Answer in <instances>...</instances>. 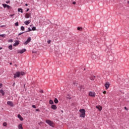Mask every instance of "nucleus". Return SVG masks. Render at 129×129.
<instances>
[{
  "instance_id": "1",
  "label": "nucleus",
  "mask_w": 129,
  "mask_h": 129,
  "mask_svg": "<svg viewBox=\"0 0 129 129\" xmlns=\"http://www.w3.org/2000/svg\"><path fill=\"white\" fill-rule=\"evenodd\" d=\"M14 78H17V77H20V76H21V75H22V76H24L25 75V72H17L16 73L14 74Z\"/></svg>"
},
{
  "instance_id": "2",
  "label": "nucleus",
  "mask_w": 129,
  "mask_h": 129,
  "mask_svg": "<svg viewBox=\"0 0 129 129\" xmlns=\"http://www.w3.org/2000/svg\"><path fill=\"white\" fill-rule=\"evenodd\" d=\"M45 122H46V123H48L49 125H50V126H52V127H54V126H55V124H54L53 121L50 120H46Z\"/></svg>"
},
{
  "instance_id": "3",
  "label": "nucleus",
  "mask_w": 129,
  "mask_h": 129,
  "mask_svg": "<svg viewBox=\"0 0 129 129\" xmlns=\"http://www.w3.org/2000/svg\"><path fill=\"white\" fill-rule=\"evenodd\" d=\"M85 110L84 109H82L80 110V112H81L80 116L81 117H85Z\"/></svg>"
},
{
  "instance_id": "4",
  "label": "nucleus",
  "mask_w": 129,
  "mask_h": 129,
  "mask_svg": "<svg viewBox=\"0 0 129 129\" xmlns=\"http://www.w3.org/2000/svg\"><path fill=\"white\" fill-rule=\"evenodd\" d=\"M30 42H31V37H29L27 39V41H26L24 43V45H28V44H29V43H30Z\"/></svg>"
},
{
  "instance_id": "5",
  "label": "nucleus",
  "mask_w": 129,
  "mask_h": 129,
  "mask_svg": "<svg viewBox=\"0 0 129 129\" xmlns=\"http://www.w3.org/2000/svg\"><path fill=\"white\" fill-rule=\"evenodd\" d=\"M89 96H91V97H95V93H94L93 92H90Z\"/></svg>"
},
{
  "instance_id": "6",
  "label": "nucleus",
  "mask_w": 129,
  "mask_h": 129,
  "mask_svg": "<svg viewBox=\"0 0 129 129\" xmlns=\"http://www.w3.org/2000/svg\"><path fill=\"white\" fill-rule=\"evenodd\" d=\"M110 85V84H109V83L108 82H106L105 84V87L106 89H107L108 88H109V86Z\"/></svg>"
},
{
  "instance_id": "7",
  "label": "nucleus",
  "mask_w": 129,
  "mask_h": 129,
  "mask_svg": "<svg viewBox=\"0 0 129 129\" xmlns=\"http://www.w3.org/2000/svg\"><path fill=\"white\" fill-rule=\"evenodd\" d=\"M96 108L100 110V111H101V110H102V107H101L100 105L96 106Z\"/></svg>"
},
{
  "instance_id": "8",
  "label": "nucleus",
  "mask_w": 129,
  "mask_h": 129,
  "mask_svg": "<svg viewBox=\"0 0 129 129\" xmlns=\"http://www.w3.org/2000/svg\"><path fill=\"white\" fill-rule=\"evenodd\" d=\"M31 17V13H26L25 15V18L26 19H29Z\"/></svg>"
},
{
  "instance_id": "9",
  "label": "nucleus",
  "mask_w": 129,
  "mask_h": 129,
  "mask_svg": "<svg viewBox=\"0 0 129 129\" xmlns=\"http://www.w3.org/2000/svg\"><path fill=\"white\" fill-rule=\"evenodd\" d=\"M31 22V20L26 21L25 22H24V24H25L26 26H28V25H29V24H30Z\"/></svg>"
},
{
  "instance_id": "10",
  "label": "nucleus",
  "mask_w": 129,
  "mask_h": 129,
  "mask_svg": "<svg viewBox=\"0 0 129 129\" xmlns=\"http://www.w3.org/2000/svg\"><path fill=\"white\" fill-rule=\"evenodd\" d=\"M7 104H8V105H10V106H14V104L12 101L7 102Z\"/></svg>"
},
{
  "instance_id": "11",
  "label": "nucleus",
  "mask_w": 129,
  "mask_h": 129,
  "mask_svg": "<svg viewBox=\"0 0 129 129\" xmlns=\"http://www.w3.org/2000/svg\"><path fill=\"white\" fill-rule=\"evenodd\" d=\"M20 44V43L19 42V41L18 40L15 41V43L14 44L13 46H14V47H15V46H18V45H19Z\"/></svg>"
},
{
  "instance_id": "12",
  "label": "nucleus",
  "mask_w": 129,
  "mask_h": 129,
  "mask_svg": "<svg viewBox=\"0 0 129 129\" xmlns=\"http://www.w3.org/2000/svg\"><path fill=\"white\" fill-rule=\"evenodd\" d=\"M18 118H19L20 119V120H21L22 121H23V120H24V118L22 117V116H21L20 114L18 115Z\"/></svg>"
},
{
  "instance_id": "13",
  "label": "nucleus",
  "mask_w": 129,
  "mask_h": 129,
  "mask_svg": "<svg viewBox=\"0 0 129 129\" xmlns=\"http://www.w3.org/2000/svg\"><path fill=\"white\" fill-rule=\"evenodd\" d=\"M24 52H26V49H22L20 51L19 53H20V54H23V53H24Z\"/></svg>"
},
{
  "instance_id": "14",
  "label": "nucleus",
  "mask_w": 129,
  "mask_h": 129,
  "mask_svg": "<svg viewBox=\"0 0 129 129\" xmlns=\"http://www.w3.org/2000/svg\"><path fill=\"white\" fill-rule=\"evenodd\" d=\"M51 108L52 109H57V106H56V105H52Z\"/></svg>"
},
{
  "instance_id": "15",
  "label": "nucleus",
  "mask_w": 129,
  "mask_h": 129,
  "mask_svg": "<svg viewBox=\"0 0 129 129\" xmlns=\"http://www.w3.org/2000/svg\"><path fill=\"white\" fill-rule=\"evenodd\" d=\"M0 93H1L2 94L3 96H4V95H5V92L3 90H0Z\"/></svg>"
},
{
  "instance_id": "16",
  "label": "nucleus",
  "mask_w": 129,
  "mask_h": 129,
  "mask_svg": "<svg viewBox=\"0 0 129 129\" xmlns=\"http://www.w3.org/2000/svg\"><path fill=\"white\" fill-rule=\"evenodd\" d=\"M54 103H58L59 101H58V99L57 98H55L54 100Z\"/></svg>"
},
{
  "instance_id": "17",
  "label": "nucleus",
  "mask_w": 129,
  "mask_h": 129,
  "mask_svg": "<svg viewBox=\"0 0 129 129\" xmlns=\"http://www.w3.org/2000/svg\"><path fill=\"white\" fill-rule=\"evenodd\" d=\"M18 128H19V129H23V126H22V124H19L18 125Z\"/></svg>"
},
{
  "instance_id": "18",
  "label": "nucleus",
  "mask_w": 129,
  "mask_h": 129,
  "mask_svg": "<svg viewBox=\"0 0 129 129\" xmlns=\"http://www.w3.org/2000/svg\"><path fill=\"white\" fill-rule=\"evenodd\" d=\"M83 89V86H80V87H79V88H78V90H82V89Z\"/></svg>"
},
{
  "instance_id": "19",
  "label": "nucleus",
  "mask_w": 129,
  "mask_h": 129,
  "mask_svg": "<svg viewBox=\"0 0 129 129\" xmlns=\"http://www.w3.org/2000/svg\"><path fill=\"white\" fill-rule=\"evenodd\" d=\"M9 49L10 50H13V45H10L9 46Z\"/></svg>"
},
{
  "instance_id": "20",
  "label": "nucleus",
  "mask_w": 129,
  "mask_h": 129,
  "mask_svg": "<svg viewBox=\"0 0 129 129\" xmlns=\"http://www.w3.org/2000/svg\"><path fill=\"white\" fill-rule=\"evenodd\" d=\"M18 12H20L21 13H23V9L22 8L18 9Z\"/></svg>"
},
{
  "instance_id": "21",
  "label": "nucleus",
  "mask_w": 129,
  "mask_h": 129,
  "mask_svg": "<svg viewBox=\"0 0 129 129\" xmlns=\"http://www.w3.org/2000/svg\"><path fill=\"white\" fill-rule=\"evenodd\" d=\"M77 30L78 31H82V27H78Z\"/></svg>"
},
{
  "instance_id": "22",
  "label": "nucleus",
  "mask_w": 129,
  "mask_h": 129,
  "mask_svg": "<svg viewBox=\"0 0 129 129\" xmlns=\"http://www.w3.org/2000/svg\"><path fill=\"white\" fill-rule=\"evenodd\" d=\"M2 6H3L4 9H6V7H7L8 5H7V4H2Z\"/></svg>"
},
{
  "instance_id": "23",
  "label": "nucleus",
  "mask_w": 129,
  "mask_h": 129,
  "mask_svg": "<svg viewBox=\"0 0 129 129\" xmlns=\"http://www.w3.org/2000/svg\"><path fill=\"white\" fill-rule=\"evenodd\" d=\"M21 30L22 31H25V27L24 26H21Z\"/></svg>"
},
{
  "instance_id": "24",
  "label": "nucleus",
  "mask_w": 129,
  "mask_h": 129,
  "mask_svg": "<svg viewBox=\"0 0 129 129\" xmlns=\"http://www.w3.org/2000/svg\"><path fill=\"white\" fill-rule=\"evenodd\" d=\"M94 78H95V77H94V76H91L90 77L91 80H94Z\"/></svg>"
},
{
  "instance_id": "25",
  "label": "nucleus",
  "mask_w": 129,
  "mask_h": 129,
  "mask_svg": "<svg viewBox=\"0 0 129 129\" xmlns=\"http://www.w3.org/2000/svg\"><path fill=\"white\" fill-rule=\"evenodd\" d=\"M49 103H50V104H53V103H54V102H53V100H50Z\"/></svg>"
},
{
  "instance_id": "26",
  "label": "nucleus",
  "mask_w": 129,
  "mask_h": 129,
  "mask_svg": "<svg viewBox=\"0 0 129 129\" xmlns=\"http://www.w3.org/2000/svg\"><path fill=\"white\" fill-rule=\"evenodd\" d=\"M31 31H32L31 28H28V31H26L25 33H27V32H31Z\"/></svg>"
},
{
  "instance_id": "27",
  "label": "nucleus",
  "mask_w": 129,
  "mask_h": 129,
  "mask_svg": "<svg viewBox=\"0 0 129 129\" xmlns=\"http://www.w3.org/2000/svg\"><path fill=\"white\" fill-rule=\"evenodd\" d=\"M3 125H4V126H7V125H8V123L5 122L3 123Z\"/></svg>"
},
{
  "instance_id": "28",
  "label": "nucleus",
  "mask_w": 129,
  "mask_h": 129,
  "mask_svg": "<svg viewBox=\"0 0 129 129\" xmlns=\"http://www.w3.org/2000/svg\"><path fill=\"white\" fill-rule=\"evenodd\" d=\"M0 37H2V38H5V37H6V34H2L0 35Z\"/></svg>"
},
{
  "instance_id": "29",
  "label": "nucleus",
  "mask_w": 129,
  "mask_h": 129,
  "mask_svg": "<svg viewBox=\"0 0 129 129\" xmlns=\"http://www.w3.org/2000/svg\"><path fill=\"white\" fill-rule=\"evenodd\" d=\"M67 99H71V97H70V95H68L67 96Z\"/></svg>"
},
{
  "instance_id": "30",
  "label": "nucleus",
  "mask_w": 129,
  "mask_h": 129,
  "mask_svg": "<svg viewBox=\"0 0 129 129\" xmlns=\"http://www.w3.org/2000/svg\"><path fill=\"white\" fill-rule=\"evenodd\" d=\"M9 42L13 43L14 42V40L13 39H10L8 41Z\"/></svg>"
},
{
  "instance_id": "31",
  "label": "nucleus",
  "mask_w": 129,
  "mask_h": 129,
  "mask_svg": "<svg viewBox=\"0 0 129 129\" xmlns=\"http://www.w3.org/2000/svg\"><path fill=\"white\" fill-rule=\"evenodd\" d=\"M15 26H16V27H18V26H19V22H16L15 24Z\"/></svg>"
},
{
  "instance_id": "32",
  "label": "nucleus",
  "mask_w": 129,
  "mask_h": 129,
  "mask_svg": "<svg viewBox=\"0 0 129 129\" xmlns=\"http://www.w3.org/2000/svg\"><path fill=\"white\" fill-rule=\"evenodd\" d=\"M32 31H36V27H33L32 28Z\"/></svg>"
},
{
  "instance_id": "33",
  "label": "nucleus",
  "mask_w": 129,
  "mask_h": 129,
  "mask_svg": "<svg viewBox=\"0 0 129 129\" xmlns=\"http://www.w3.org/2000/svg\"><path fill=\"white\" fill-rule=\"evenodd\" d=\"M6 8H7V9H8V10H10V9H11V6L7 5V6Z\"/></svg>"
},
{
  "instance_id": "34",
  "label": "nucleus",
  "mask_w": 129,
  "mask_h": 129,
  "mask_svg": "<svg viewBox=\"0 0 129 129\" xmlns=\"http://www.w3.org/2000/svg\"><path fill=\"white\" fill-rule=\"evenodd\" d=\"M47 43H48V44H50V43H51V40H49L47 41Z\"/></svg>"
},
{
  "instance_id": "35",
  "label": "nucleus",
  "mask_w": 129,
  "mask_h": 129,
  "mask_svg": "<svg viewBox=\"0 0 129 129\" xmlns=\"http://www.w3.org/2000/svg\"><path fill=\"white\" fill-rule=\"evenodd\" d=\"M24 33H25V32H22V33H19L18 34V36H21V35H22V34H24Z\"/></svg>"
},
{
  "instance_id": "36",
  "label": "nucleus",
  "mask_w": 129,
  "mask_h": 129,
  "mask_svg": "<svg viewBox=\"0 0 129 129\" xmlns=\"http://www.w3.org/2000/svg\"><path fill=\"white\" fill-rule=\"evenodd\" d=\"M32 107L33 108H36V105H32Z\"/></svg>"
},
{
  "instance_id": "37",
  "label": "nucleus",
  "mask_w": 129,
  "mask_h": 129,
  "mask_svg": "<svg viewBox=\"0 0 129 129\" xmlns=\"http://www.w3.org/2000/svg\"><path fill=\"white\" fill-rule=\"evenodd\" d=\"M73 5H76V2H74L73 3Z\"/></svg>"
},
{
  "instance_id": "38",
  "label": "nucleus",
  "mask_w": 129,
  "mask_h": 129,
  "mask_svg": "<svg viewBox=\"0 0 129 129\" xmlns=\"http://www.w3.org/2000/svg\"><path fill=\"white\" fill-rule=\"evenodd\" d=\"M103 94H105V93H106V91H103Z\"/></svg>"
},
{
  "instance_id": "39",
  "label": "nucleus",
  "mask_w": 129,
  "mask_h": 129,
  "mask_svg": "<svg viewBox=\"0 0 129 129\" xmlns=\"http://www.w3.org/2000/svg\"><path fill=\"white\" fill-rule=\"evenodd\" d=\"M124 109H125V110H128L127 108H126V107H124Z\"/></svg>"
},
{
  "instance_id": "40",
  "label": "nucleus",
  "mask_w": 129,
  "mask_h": 129,
  "mask_svg": "<svg viewBox=\"0 0 129 129\" xmlns=\"http://www.w3.org/2000/svg\"><path fill=\"white\" fill-rule=\"evenodd\" d=\"M36 111H40V109H36Z\"/></svg>"
},
{
  "instance_id": "41",
  "label": "nucleus",
  "mask_w": 129,
  "mask_h": 129,
  "mask_svg": "<svg viewBox=\"0 0 129 129\" xmlns=\"http://www.w3.org/2000/svg\"><path fill=\"white\" fill-rule=\"evenodd\" d=\"M6 4H10V1H7Z\"/></svg>"
},
{
  "instance_id": "42",
  "label": "nucleus",
  "mask_w": 129,
  "mask_h": 129,
  "mask_svg": "<svg viewBox=\"0 0 129 129\" xmlns=\"http://www.w3.org/2000/svg\"><path fill=\"white\" fill-rule=\"evenodd\" d=\"M2 86H3V84H0V88L2 87Z\"/></svg>"
},
{
  "instance_id": "43",
  "label": "nucleus",
  "mask_w": 129,
  "mask_h": 129,
  "mask_svg": "<svg viewBox=\"0 0 129 129\" xmlns=\"http://www.w3.org/2000/svg\"><path fill=\"white\" fill-rule=\"evenodd\" d=\"M6 27V26L3 25V26H1V28H3V27Z\"/></svg>"
},
{
  "instance_id": "44",
  "label": "nucleus",
  "mask_w": 129,
  "mask_h": 129,
  "mask_svg": "<svg viewBox=\"0 0 129 129\" xmlns=\"http://www.w3.org/2000/svg\"><path fill=\"white\" fill-rule=\"evenodd\" d=\"M26 12H29V8L27 9Z\"/></svg>"
},
{
  "instance_id": "45",
  "label": "nucleus",
  "mask_w": 129,
  "mask_h": 129,
  "mask_svg": "<svg viewBox=\"0 0 129 129\" xmlns=\"http://www.w3.org/2000/svg\"><path fill=\"white\" fill-rule=\"evenodd\" d=\"M25 6H26V7H28V4H25Z\"/></svg>"
},
{
  "instance_id": "46",
  "label": "nucleus",
  "mask_w": 129,
  "mask_h": 129,
  "mask_svg": "<svg viewBox=\"0 0 129 129\" xmlns=\"http://www.w3.org/2000/svg\"><path fill=\"white\" fill-rule=\"evenodd\" d=\"M14 16V15H11L10 17H13Z\"/></svg>"
},
{
  "instance_id": "47",
  "label": "nucleus",
  "mask_w": 129,
  "mask_h": 129,
  "mask_svg": "<svg viewBox=\"0 0 129 129\" xmlns=\"http://www.w3.org/2000/svg\"><path fill=\"white\" fill-rule=\"evenodd\" d=\"M32 53H36V51H32Z\"/></svg>"
},
{
  "instance_id": "48",
  "label": "nucleus",
  "mask_w": 129,
  "mask_h": 129,
  "mask_svg": "<svg viewBox=\"0 0 129 129\" xmlns=\"http://www.w3.org/2000/svg\"><path fill=\"white\" fill-rule=\"evenodd\" d=\"M2 49H3V48H2V47H0V50H2Z\"/></svg>"
},
{
  "instance_id": "49",
  "label": "nucleus",
  "mask_w": 129,
  "mask_h": 129,
  "mask_svg": "<svg viewBox=\"0 0 129 129\" xmlns=\"http://www.w3.org/2000/svg\"><path fill=\"white\" fill-rule=\"evenodd\" d=\"M15 67H17V64H15Z\"/></svg>"
},
{
  "instance_id": "50",
  "label": "nucleus",
  "mask_w": 129,
  "mask_h": 129,
  "mask_svg": "<svg viewBox=\"0 0 129 129\" xmlns=\"http://www.w3.org/2000/svg\"><path fill=\"white\" fill-rule=\"evenodd\" d=\"M15 84H16L15 83L13 84V86H14V85H15Z\"/></svg>"
},
{
  "instance_id": "51",
  "label": "nucleus",
  "mask_w": 129,
  "mask_h": 129,
  "mask_svg": "<svg viewBox=\"0 0 129 129\" xmlns=\"http://www.w3.org/2000/svg\"><path fill=\"white\" fill-rule=\"evenodd\" d=\"M10 65H12V62L10 63Z\"/></svg>"
},
{
  "instance_id": "52",
  "label": "nucleus",
  "mask_w": 129,
  "mask_h": 129,
  "mask_svg": "<svg viewBox=\"0 0 129 129\" xmlns=\"http://www.w3.org/2000/svg\"><path fill=\"white\" fill-rule=\"evenodd\" d=\"M41 92H43V91H42Z\"/></svg>"
},
{
  "instance_id": "53",
  "label": "nucleus",
  "mask_w": 129,
  "mask_h": 129,
  "mask_svg": "<svg viewBox=\"0 0 129 129\" xmlns=\"http://www.w3.org/2000/svg\"><path fill=\"white\" fill-rule=\"evenodd\" d=\"M41 92H43V91H42Z\"/></svg>"
},
{
  "instance_id": "54",
  "label": "nucleus",
  "mask_w": 129,
  "mask_h": 129,
  "mask_svg": "<svg viewBox=\"0 0 129 129\" xmlns=\"http://www.w3.org/2000/svg\"><path fill=\"white\" fill-rule=\"evenodd\" d=\"M128 4H129V2H128Z\"/></svg>"
},
{
  "instance_id": "55",
  "label": "nucleus",
  "mask_w": 129,
  "mask_h": 129,
  "mask_svg": "<svg viewBox=\"0 0 129 129\" xmlns=\"http://www.w3.org/2000/svg\"><path fill=\"white\" fill-rule=\"evenodd\" d=\"M0 60H1V58H0Z\"/></svg>"
}]
</instances>
